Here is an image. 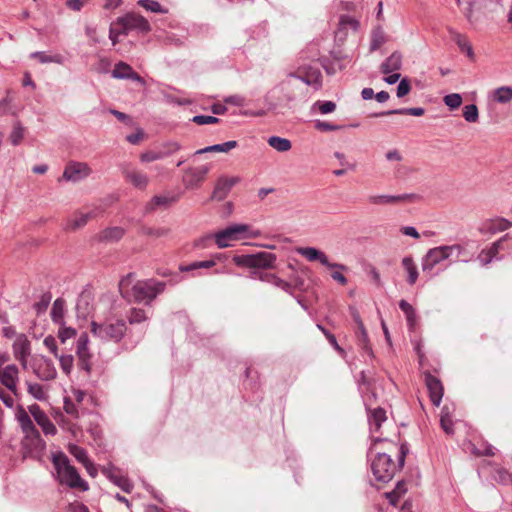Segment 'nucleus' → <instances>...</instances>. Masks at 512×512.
I'll use <instances>...</instances> for the list:
<instances>
[{"mask_svg": "<svg viewBox=\"0 0 512 512\" xmlns=\"http://www.w3.org/2000/svg\"><path fill=\"white\" fill-rule=\"evenodd\" d=\"M443 101L446 106H448L451 110L457 109L462 104V96L458 93H451L446 95L443 98Z\"/></svg>", "mask_w": 512, "mask_h": 512, "instance_id": "864d4df0", "label": "nucleus"}, {"mask_svg": "<svg viewBox=\"0 0 512 512\" xmlns=\"http://www.w3.org/2000/svg\"><path fill=\"white\" fill-rule=\"evenodd\" d=\"M115 470V467H109L104 468L102 472L112 483L121 488L124 492L130 493L133 489V484L127 477L116 474Z\"/></svg>", "mask_w": 512, "mask_h": 512, "instance_id": "b1692460", "label": "nucleus"}, {"mask_svg": "<svg viewBox=\"0 0 512 512\" xmlns=\"http://www.w3.org/2000/svg\"><path fill=\"white\" fill-rule=\"evenodd\" d=\"M458 6L461 8L462 12L466 16L469 21H472V13L474 6L476 5L478 0H456Z\"/></svg>", "mask_w": 512, "mask_h": 512, "instance_id": "09e8293b", "label": "nucleus"}, {"mask_svg": "<svg viewBox=\"0 0 512 512\" xmlns=\"http://www.w3.org/2000/svg\"><path fill=\"white\" fill-rule=\"evenodd\" d=\"M238 180V178L233 177H220L214 187L212 198L218 201L224 200Z\"/></svg>", "mask_w": 512, "mask_h": 512, "instance_id": "412c9836", "label": "nucleus"}, {"mask_svg": "<svg viewBox=\"0 0 512 512\" xmlns=\"http://www.w3.org/2000/svg\"><path fill=\"white\" fill-rule=\"evenodd\" d=\"M297 252L305 257L308 261H319L322 265L329 269H340L347 270V266L340 263H332L329 261L328 256L314 247H302L298 248Z\"/></svg>", "mask_w": 512, "mask_h": 512, "instance_id": "4468645a", "label": "nucleus"}, {"mask_svg": "<svg viewBox=\"0 0 512 512\" xmlns=\"http://www.w3.org/2000/svg\"><path fill=\"white\" fill-rule=\"evenodd\" d=\"M314 127L321 132L338 131L342 128L340 125L332 124L322 120H315Z\"/></svg>", "mask_w": 512, "mask_h": 512, "instance_id": "bf43d9fd", "label": "nucleus"}, {"mask_svg": "<svg viewBox=\"0 0 512 512\" xmlns=\"http://www.w3.org/2000/svg\"><path fill=\"white\" fill-rule=\"evenodd\" d=\"M94 217H96L95 211H89L86 213L77 212L67 220L65 229H67V230L80 229V228L84 227L87 224V222Z\"/></svg>", "mask_w": 512, "mask_h": 512, "instance_id": "bb28decb", "label": "nucleus"}, {"mask_svg": "<svg viewBox=\"0 0 512 512\" xmlns=\"http://www.w3.org/2000/svg\"><path fill=\"white\" fill-rule=\"evenodd\" d=\"M440 425L446 434L452 435L454 433V423L448 413H442L440 418Z\"/></svg>", "mask_w": 512, "mask_h": 512, "instance_id": "052dcab7", "label": "nucleus"}, {"mask_svg": "<svg viewBox=\"0 0 512 512\" xmlns=\"http://www.w3.org/2000/svg\"><path fill=\"white\" fill-rule=\"evenodd\" d=\"M463 117L469 123H476L479 119L478 107L475 104L464 106Z\"/></svg>", "mask_w": 512, "mask_h": 512, "instance_id": "49530a36", "label": "nucleus"}, {"mask_svg": "<svg viewBox=\"0 0 512 512\" xmlns=\"http://www.w3.org/2000/svg\"><path fill=\"white\" fill-rule=\"evenodd\" d=\"M314 108H317L321 114H329L335 111L336 103L333 101H317L314 103Z\"/></svg>", "mask_w": 512, "mask_h": 512, "instance_id": "13d9d810", "label": "nucleus"}, {"mask_svg": "<svg viewBox=\"0 0 512 512\" xmlns=\"http://www.w3.org/2000/svg\"><path fill=\"white\" fill-rule=\"evenodd\" d=\"M268 144L278 152H287L291 149L292 144L289 139L279 136H271L268 138Z\"/></svg>", "mask_w": 512, "mask_h": 512, "instance_id": "4c0bfd02", "label": "nucleus"}, {"mask_svg": "<svg viewBox=\"0 0 512 512\" xmlns=\"http://www.w3.org/2000/svg\"><path fill=\"white\" fill-rule=\"evenodd\" d=\"M68 451L72 456L76 458L78 462L83 464L86 470L93 468V462L89 459L87 451L84 448L76 444H69Z\"/></svg>", "mask_w": 512, "mask_h": 512, "instance_id": "2f4dec72", "label": "nucleus"}, {"mask_svg": "<svg viewBox=\"0 0 512 512\" xmlns=\"http://www.w3.org/2000/svg\"><path fill=\"white\" fill-rule=\"evenodd\" d=\"M394 112L397 113V115H411V116H422L425 113V109L422 107H412V108H398L394 109Z\"/></svg>", "mask_w": 512, "mask_h": 512, "instance_id": "680f3d73", "label": "nucleus"}, {"mask_svg": "<svg viewBox=\"0 0 512 512\" xmlns=\"http://www.w3.org/2000/svg\"><path fill=\"white\" fill-rule=\"evenodd\" d=\"M52 299V295L50 292L43 293L39 300L33 304V308L36 310V313L39 315L46 311Z\"/></svg>", "mask_w": 512, "mask_h": 512, "instance_id": "a18cd8bd", "label": "nucleus"}, {"mask_svg": "<svg viewBox=\"0 0 512 512\" xmlns=\"http://www.w3.org/2000/svg\"><path fill=\"white\" fill-rule=\"evenodd\" d=\"M19 369L15 364L0 366V382L15 396L18 395L17 382L19 379Z\"/></svg>", "mask_w": 512, "mask_h": 512, "instance_id": "f3484780", "label": "nucleus"}, {"mask_svg": "<svg viewBox=\"0 0 512 512\" xmlns=\"http://www.w3.org/2000/svg\"><path fill=\"white\" fill-rule=\"evenodd\" d=\"M137 4L147 11L154 13L167 14L168 9L164 8L158 1L155 0H139Z\"/></svg>", "mask_w": 512, "mask_h": 512, "instance_id": "ea45409f", "label": "nucleus"}, {"mask_svg": "<svg viewBox=\"0 0 512 512\" xmlns=\"http://www.w3.org/2000/svg\"><path fill=\"white\" fill-rule=\"evenodd\" d=\"M60 368L67 376L70 375L74 366V357L71 354L58 355Z\"/></svg>", "mask_w": 512, "mask_h": 512, "instance_id": "c03bdc74", "label": "nucleus"}, {"mask_svg": "<svg viewBox=\"0 0 512 512\" xmlns=\"http://www.w3.org/2000/svg\"><path fill=\"white\" fill-rule=\"evenodd\" d=\"M51 461L60 484L70 488H79L81 491L89 489L88 483L80 477L77 469L70 464L68 457L62 451L53 453Z\"/></svg>", "mask_w": 512, "mask_h": 512, "instance_id": "20e7f679", "label": "nucleus"}, {"mask_svg": "<svg viewBox=\"0 0 512 512\" xmlns=\"http://www.w3.org/2000/svg\"><path fill=\"white\" fill-rule=\"evenodd\" d=\"M387 419L386 411L381 408H375L368 411V421L370 425V429L373 432L379 431L383 422Z\"/></svg>", "mask_w": 512, "mask_h": 512, "instance_id": "c756f323", "label": "nucleus"}, {"mask_svg": "<svg viewBox=\"0 0 512 512\" xmlns=\"http://www.w3.org/2000/svg\"><path fill=\"white\" fill-rule=\"evenodd\" d=\"M493 478L495 481L501 484H508L512 481V474L509 473L505 468L497 467L494 470Z\"/></svg>", "mask_w": 512, "mask_h": 512, "instance_id": "8fccbe9b", "label": "nucleus"}, {"mask_svg": "<svg viewBox=\"0 0 512 512\" xmlns=\"http://www.w3.org/2000/svg\"><path fill=\"white\" fill-rule=\"evenodd\" d=\"M170 230L168 228L162 227V228H151V227H145L143 228V233L149 236H153L156 238L164 237L168 235Z\"/></svg>", "mask_w": 512, "mask_h": 512, "instance_id": "338daca9", "label": "nucleus"}, {"mask_svg": "<svg viewBox=\"0 0 512 512\" xmlns=\"http://www.w3.org/2000/svg\"><path fill=\"white\" fill-rule=\"evenodd\" d=\"M125 234L122 227H109L101 231L97 235V239L101 242H116L119 241Z\"/></svg>", "mask_w": 512, "mask_h": 512, "instance_id": "7c9ffc66", "label": "nucleus"}, {"mask_svg": "<svg viewBox=\"0 0 512 512\" xmlns=\"http://www.w3.org/2000/svg\"><path fill=\"white\" fill-rule=\"evenodd\" d=\"M192 121L198 125H207L218 123L220 119L215 116L196 115L192 118Z\"/></svg>", "mask_w": 512, "mask_h": 512, "instance_id": "69168bd1", "label": "nucleus"}, {"mask_svg": "<svg viewBox=\"0 0 512 512\" xmlns=\"http://www.w3.org/2000/svg\"><path fill=\"white\" fill-rule=\"evenodd\" d=\"M180 149H181L180 143H178L176 141H168L163 144V149H161V150L164 151L165 156L168 157V156L176 153Z\"/></svg>", "mask_w": 512, "mask_h": 512, "instance_id": "774afa93", "label": "nucleus"}, {"mask_svg": "<svg viewBox=\"0 0 512 512\" xmlns=\"http://www.w3.org/2000/svg\"><path fill=\"white\" fill-rule=\"evenodd\" d=\"M449 34L451 36L452 41H454L456 43V45L458 46L459 50L462 53H465L466 56L470 60L474 61L475 54H474L472 45L469 42L468 38L465 35L457 32L453 29H449Z\"/></svg>", "mask_w": 512, "mask_h": 512, "instance_id": "393cba45", "label": "nucleus"}, {"mask_svg": "<svg viewBox=\"0 0 512 512\" xmlns=\"http://www.w3.org/2000/svg\"><path fill=\"white\" fill-rule=\"evenodd\" d=\"M27 390L30 395H32L37 400H45L47 398L46 392L43 389V386L39 383H30L27 382Z\"/></svg>", "mask_w": 512, "mask_h": 512, "instance_id": "de8ad7c7", "label": "nucleus"}, {"mask_svg": "<svg viewBox=\"0 0 512 512\" xmlns=\"http://www.w3.org/2000/svg\"><path fill=\"white\" fill-rule=\"evenodd\" d=\"M91 332L103 341L119 343L127 332L123 319H108L104 322H91Z\"/></svg>", "mask_w": 512, "mask_h": 512, "instance_id": "423d86ee", "label": "nucleus"}, {"mask_svg": "<svg viewBox=\"0 0 512 512\" xmlns=\"http://www.w3.org/2000/svg\"><path fill=\"white\" fill-rule=\"evenodd\" d=\"M209 170L210 166L208 164L186 169L183 176L185 187L187 189L197 188L204 181Z\"/></svg>", "mask_w": 512, "mask_h": 512, "instance_id": "dca6fc26", "label": "nucleus"}, {"mask_svg": "<svg viewBox=\"0 0 512 512\" xmlns=\"http://www.w3.org/2000/svg\"><path fill=\"white\" fill-rule=\"evenodd\" d=\"M174 196L155 195L144 208L145 213H152L159 207H167L176 201Z\"/></svg>", "mask_w": 512, "mask_h": 512, "instance_id": "c85d7f7f", "label": "nucleus"}, {"mask_svg": "<svg viewBox=\"0 0 512 512\" xmlns=\"http://www.w3.org/2000/svg\"><path fill=\"white\" fill-rule=\"evenodd\" d=\"M133 282V274L129 273L119 281V292L127 302L145 303L150 305L166 287L165 282L154 279Z\"/></svg>", "mask_w": 512, "mask_h": 512, "instance_id": "f257e3e1", "label": "nucleus"}, {"mask_svg": "<svg viewBox=\"0 0 512 512\" xmlns=\"http://www.w3.org/2000/svg\"><path fill=\"white\" fill-rule=\"evenodd\" d=\"M465 252V248L460 244L442 245L431 248L422 258V270L424 273L431 272L436 265L452 256L459 258Z\"/></svg>", "mask_w": 512, "mask_h": 512, "instance_id": "0eeeda50", "label": "nucleus"}, {"mask_svg": "<svg viewBox=\"0 0 512 512\" xmlns=\"http://www.w3.org/2000/svg\"><path fill=\"white\" fill-rule=\"evenodd\" d=\"M30 57L38 59L39 62H41V63H51V62L61 63V56H59V55L50 56V55H47L45 52H41V51L31 53Z\"/></svg>", "mask_w": 512, "mask_h": 512, "instance_id": "5fc2aeb1", "label": "nucleus"}, {"mask_svg": "<svg viewBox=\"0 0 512 512\" xmlns=\"http://www.w3.org/2000/svg\"><path fill=\"white\" fill-rule=\"evenodd\" d=\"M89 337L87 333H82L76 341L77 366L87 375L92 371V354L88 349Z\"/></svg>", "mask_w": 512, "mask_h": 512, "instance_id": "9d476101", "label": "nucleus"}, {"mask_svg": "<svg viewBox=\"0 0 512 512\" xmlns=\"http://www.w3.org/2000/svg\"><path fill=\"white\" fill-rule=\"evenodd\" d=\"M22 446L25 452L32 458H40L46 448L45 441L39 431L24 435Z\"/></svg>", "mask_w": 512, "mask_h": 512, "instance_id": "ddd939ff", "label": "nucleus"}, {"mask_svg": "<svg viewBox=\"0 0 512 512\" xmlns=\"http://www.w3.org/2000/svg\"><path fill=\"white\" fill-rule=\"evenodd\" d=\"M260 235L257 230H252L248 224H232L222 229L209 238H214L218 248H226L231 246V242L242 240L245 238H256Z\"/></svg>", "mask_w": 512, "mask_h": 512, "instance_id": "39448f33", "label": "nucleus"}, {"mask_svg": "<svg viewBox=\"0 0 512 512\" xmlns=\"http://www.w3.org/2000/svg\"><path fill=\"white\" fill-rule=\"evenodd\" d=\"M386 42V36L383 29L378 26L373 29L370 41V51L374 52L378 50Z\"/></svg>", "mask_w": 512, "mask_h": 512, "instance_id": "58836bf2", "label": "nucleus"}, {"mask_svg": "<svg viewBox=\"0 0 512 512\" xmlns=\"http://www.w3.org/2000/svg\"><path fill=\"white\" fill-rule=\"evenodd\" d=\"M121 173L126 182L134 188L145 190L149 183V177L146 173L134 167L131 163L124 162L120 165Z\"/></svg>", "mask_w": 512, "mask_h": 512, "instance_id": "9b49d317", "label": "nucleus"}, {"mask_svg": "<svg viewBox=\"0 0 512 512\" xmlns=\"http://www.w3.org/2000/svg\"><path fill=\"white\" fill-rule=\"evenodd\" d=\"M32 369L34 374L42 381H51L57 376V370L53 361L43 355L34 357Z\"/></svg>", "mask_w": 512, "mask_h": 512, "instance_id": "f8f14e48", "label": "nucleus"}, {"mask_svg": "<svg viewBox=\"0 0 512 512\" xmlns=\"http://www.w3.org/2000/svg\"><path fill=\"white\" fill-rule=\"evenodd\" d=\"M92 170L87 163L84 162H70L66 165L63 178L66 181L79 182L91 174Z\"/></svg>", "mask_w": 512, "mask_h": 512, "instance_id": "2eb2a0df", "label": "nucleus"}, {"mask_svg": "<svg viewBox=\"0 0 512 512\" xmlns=\"http://www.w3.org/2000/svg\"><path fill=\"white\" fill-rule=\"evenodd\" d=\"M494 98L498 103H508L512 100V88L508 86H502L495 90Z\"/></svg>", "mask_w": 512, "mask_h": 512, "instance_id": "a19ab883", "label": "nucleus"}, {"mask_svg": "<svg viewBox=\"0 0 512 512\" xmlns=\"http://www.w3.org/2000/svg\"><path fill=\"white\" fill-rule=\"evenodd\" d=\"M65 300L63 298H57L51 309V319L55 324H63L64 323V313H65Z\"/></svg>", "mask_w": 512, "mask_h": 512, "instance_id": "c9c22d12", "label": "nucleus"}, {"mask_svg": "<svg viewBox=\"0 0 512 512\" xmlns=\"http://www.w3.org/2000/svg\"><path fill=\"white\" fill-rule=\"evenodd\" d=\"M408 451L407 445L402 444L398 449L397 462L392 460L390 454L377 452L371 463V470L375 479L383 483L392 480L396 471L404 466Z\"/></svg>", "mask_w": 512, "mask_h": 512, "instance_id": "7ed1b4c3", "label": "nucleus"}, {"mask_svg": "<svg viewBox=\"0 0 512 512\" xmlns=\"http://www.w3.org/2000/svg\"><path fill=\"white\" fill-rule=\"evenodd\" d=\"M509 238V235L506 234L502 236L500 239L492 243L489 247L483 249L479 255L478 260L482 266H486L490 264L493 260H500L501 257L498 256L499 251L503 248V243Z\"/></svg>", "mask_w": 512, "mask_h": 512, "instance_id": "6ab92c4d", "label": "nucleus"}, {"mask_svg": "<svg viewBox=\"0 0 512 512\" xmlns=\"http://www.w3.org/2000/svg\"><path fill=\"white\" fill-rule=\"evenodd\" d=\"M112 77L116 79H130L133 81L142 82V77L136 73L130 65L125 62H118L112 70Z\"/></svg>", "mask_w": 512, "mask_h": 512, "instance_id": "5701e85b", "label": "nucleus"}, {"mask_svg": "<svg viewBox=\"0 0 512 512\" xmlns=\"http://www.w3.org/2000/svg\"><path fill=\"white\" fill-rule=\"evenodd\" d=\"M13 354L16 360H18L23 368L27 367V357L30 354V342L24 339H17L13 344Z\"/></svg>", "mask_w": 512, "mask_h": 512, "instance_id": "a878e982", "label": "nucleus"}, {"mask_svg": "<svg viewBox=\"0 0 512 512\" xmlns=\"http://www.w3.org/2000/svg\"><path fill=\"white\" fill-rule=\"evenodd\" d=\"M237 145H238L237 141L231 140V141H227V142H224L221 144H215V145H211V146H207L205 148L199 149L195 152V155H201V154L208 153V152L227 153L230 150L236 148Z\"/></svg>", "mask_w": 512, "mask_h": 512, "instance_id": "72a5a7b5", "label": "nucleus"}, {"mask_svg": "<svg viewBox=\"0 0 512 512\" xmlns=\"http://www.w3.org/2000/svg\"><path fill=\"white\" fill-rule=\"evenodd\" d=\"M276 259L275 254L263 251L255 254L235 255L232 260L236 266L250 269L249 277L251 279H258L273 284L277 276L262 270L273 268Z\"/></svg>", "mask_w": 512, "mask_h": 512, "instance_id": "f03ea898", "label": "nucleus"}, {"mask_svg": "<svg viewBox=\"0 0 512 512\" xmlns=\"http://www.w3.org/2000/svg\"><path fill=\"white\" fill-rule=\"evenodd\" d=\"M214 265H215V262L213 260L196 261L187 266H182V267H180V269H181V271H193V270L201 269V268L208 269V268L213 267Z\"/></svg>", "mask_w": 512, "mask_h": 512, "instance_id": "6e6d98bb", "label": "nucleus"}, {"mask_svg": "<svg viewBox=\"0 0 512 512\" xmlns=\"http://www.w3.org/2000/svg\"><path fill=\"white\" fill-rule=\"evenodd\" d=\"M410 198V195L408 194H401V195H369L367 197V202L371 205L376 206H387V205H394L398 204L400 202H403Z\"/></svg>", "mask_w": 512, "mask_h": 512, "instance_id": "4be33fe9", "label": "nucleus"}, {"mask_svg": "<svg viewBox=\"0 0 512 512\" xmlns=\"http://www.w3.org/2000/svg\"><path fill=\"white\" fill-rule=\"evenodd\" d=\"M510 227H512V222L502 217H495L483 221L478 227V231L482 235H493L505 231Z\"/></svg>", "mask_w": 512, "mask_h": 512, "instance_id": "a211bd4d", "label": "nucleus"}, {"mask_svg": "<svg viewBox=\"0 0 512 512\" xmlns=\"http://www.w3.org/2000/svg\"><path fill=\"white\" fill-rule=\"evenodd\" d=\"M38 425L41 427L45 435L54 436L57 433L56 426L53 424V422L49 419L48 416L45 417V419H43V422H39Z\"/></svg>", "mask_w": 512, "mask_h": 512, "instance_id": "e2e57ef3", "label": "nucleus"}, {"mask_svg": "<svg viewBox=\"0 0 512 512\" xmlns=\"http://www.w3.org/2000/svg\"><path fill=\"white\" fill-rule=\"evenodd\" d=\"M24 137V127L20 122H16L13 125V129L10 133L9 140L12 145L17 146L21 143Z\"/></svg>", "mask_w": 512, "mask_h": 512, "instance_id": "37998d69", "label": "nucleus"}, {"mask_svg": "<svg viewBox=\"0 0 512 512\" xmlns=\"http://www.w3.org/2000/svg\"><path fill=\"white\" fill-rule=\"evenodd\" d=\"M317 328L324 334L326 339L328 340L329 344L341 355H345L344 349L338 344L337 339L334 334H332L330 331H328L324 326L321 324H317Z\"/></svg>", "mask_w": 512, "mask_h": 512, "instance_id": "79ce46f5", "label": "nucleus"}, {"mask_svg": "<svg viewBox=\"0 0 512 512\" xmlns=\"http://www.w3.org/2000/svg\"><path fill=\"white\" fill-rule=\"evenodd\" d=\"M339 24L342 29L350 28L353 31H357L359 28V22L354 17H351L349 15H342L340 17Z\"/></svg>", "mask_w": 512, "mask_h": 512, "instance_id": "4d7b16f0", "label": "nucleus"}, {"mask_svg": "<svg viewBox=\"0 0 512 512\" xmlns=\"http://www.w3.org/2000/svg\"><path fill=\"white\" fill-rule=\"evenodd\" d=\"M115 26L119 27L118 33H123L124 35H128L131 31H136L140 34H146L151 31V25L148 20L142 15L133 12L117 18Z\"/></svg>", "mask_w": 512, "mask_h": 512, "instance_id": "6e6552de", "label": "nucleus"}, {"mask_svg": "<svg viewBox=\"0 0 512 512\" xmlns=\"http://www.w3.org/2000/svg\"><path fill=\"white\" fill-rule=\"evenodd\" d=\"M58 338L62 343H65L67 340L75 338L77 331L72 327H66L65 323L59 324Z\"/></svg>", "mask_w": 512, "mask_h": 512, "instance_id": "603ef678", "label": "nucleus"}, {"mask_svg": "<svg viewBox=\"0 0 512 512\" xmlns=\"http://www.w3.org/2000/svg\"><path fill=\"white\" fill-rule=\"evenodd\" d=\"M402 266L404 270L407 272V282L410 285H414L418 279V269L417 266L411 256H405L402 259Z\"/></svg>", "mask_w": 512, "mask_h": 512, "instance_id": "f704fd0d", "label": "nucleus"}, {"mask_svg": "<svg viewBox=\"0 0 512 512\" xmlns=\"http://www.w3.org/2000/svg\"><path fill=\"white\" fill-rule=\"evenodd\" d=\"M149 319L144 309L133 307L127 312V320L131 325L141 324Z\"/></svg>", "mask_w": 512, "mask_h": 512, "instance_id": "e433bc0d", "label": "nucleus"}, {"mask_svg": "<svg viewBox=\"0 0 512 512\" xmlns=\"http://www.w3.org/2000/svg\"><path fill=\"white\" fill-rule=\"evenodd\" d=\"M356 337L358 341V346L361 348V350L368 356L373 357V350L370 345L368 333L364 326V323L357 326Z\"/></svg>", "mask_w": 512, "mask_h": 512, "instance_id": "473e14b6", "label": "nucleus"}, {"mask_svg": "<svg viewBox=\"0 0 512 512\" xmlns=\"http://www.w3.org/2000/svg\"><path fill=\"white\" fill-rule=\"evenodd\" d=\"M164 158H166V156L164 154V151H162V150H158V151L150 150V151H146L140 155V160H141V162H144V163H149V162L161 160Z\"/></svg>", "mask_w": 512, "mask_h": 512, "instance_id": "3c124183", "label": "nucleus"}, {"mask_svg": "<svg viewBox=\"0 0 512 512\" xmlns=\"http://www.w3.org/2000/svg\"><path fill=\"white\" fill-rule=\"evenodd\" d=\"M401 67L402 54L398 51H395L381 64L380 70L383 74H390L392 72L399 71Z\"/></svg>", "mask_w": 512, "mask_h": 512, "instance_id": "cd10ccee", "label": "nucleus"}, {"mask_svg": "<svg viewBox=\"0 0 512 512\" xmlns=\"http://www.w3.org/2000/svg\"><path fill=\"white\" fill-rule=\"evenodd\" d=\"M63 408H64L65 412L68 415L72 416L73 418L78 419L80 417L77 405L70 398L64 399Z\"/></svg>", "mask_w": 512, "mask_h": 512, "instance_id": "0e129e2a", "label": "nucleus"}, {"mask_svg": "<svg viewBox=\"0 0 512 512\" xmlns=\"http://www.w3.org/2000/svg\"><path fill=\"white\" fill-rule=\"evenodd\" d=\"M425 384L427 386L431 402L433 405L439 406L444 393L441 381L431 373L427 372L425 373Z\"/></svg>", "mask_w": 512, "mask_h": 512, "instance_id": "aec40b11", "label": "nucleus"}, {"mask_svg": "<svg viewBox=\"0 0 512 512\" xmlns=\"http://www.w3.org/2000/svg\"><path fill=\"white\" fill-rule=\"evenodd\" d=\"M289 77L296 78L306 85L318 90L322 86V74L318 67L305 64L299 66L295 71L290 72Z\"/></svg>", "mask_w": 512, "mask_h": 512, "instance_id": "1a4fd4ad", "label": "nucleus"}]
</instances>
